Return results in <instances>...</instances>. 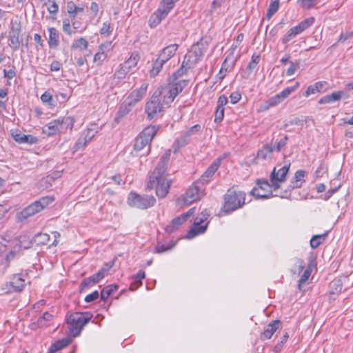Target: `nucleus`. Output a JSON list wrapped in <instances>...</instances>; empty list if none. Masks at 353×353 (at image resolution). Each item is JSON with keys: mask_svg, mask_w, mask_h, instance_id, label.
<instances>
[{"mask_svg": "<svg viewBox=\"0 0 353 353\" xmlns=\"http://www.w3.org/2000/svg\"><path fill=\"white\" fill-rule=\"evenodd\" d=\"M171 150H168L161 157L154 171L149 175L147 189L150 190L156 188V194L159 198L165 197L169 192L172 181L165 175Z\"/></svg>", "mask_w": 353, "mask_h": 353, "instance_id": "1", "label": "nucleus"}, {"mask_svg": "<svg viewBox=\"0 0 353 353\" xmlns=\"http://www.w3.org/2000/svg\"><path fill=\"white\" fill-rule=\"evenodd\" d=\"M92 317V315L89 312H75L67 319L70 332L73 336L80 334L83 326L90 321Z\"/></svg>", "mask_w": 353, "mask_h": 353, "instance_id": "2", "label": "nucleus"}, {"mask_svg": "<svg viewBox=\"0 0 353 353\" xmlns=\"http://www.w3.org/2000/svg\"><path fill=\"white\" fill-rule=\"evenodd\" d=\"M53 201L54 198L51 196H43L41 198L18 213V220L23 221V220L34 215L35 214L41 212L42 210L46 208Z\"/></svg>", "mask_w": 353, "mask_h": 353, "instance_id": "3", "label": "nucleus"}, {"mask_svg": "<svg viewBox=\"0 0 353 353\" xmlns=\"http://www.w3.org/2000/svg\"><path fill=\"white\" fill-rule=\"evenodd\" d=\"M167 108L161 101V90H156L145 103V112L148 119H152L158 113Z\"/></svg>", "mask_w": 353, "mask_h": 353, "instance_id": "4", "label": "nucleus"}, {"mask_svg": "<svg viewBox=\"0 0 353 353\" xmlns=\"http://www.w3.org/2000/svg\"><path fill=\"white\" fill-rule=\"evenodd\" d=\"M245 193L229 190L225 195V211L232 212L241 207L245 203Z\"/></svg>", "mask_w": 353, "mask_h": 353, "instance_id": "5", "label": "nucleus"}, {"mask_svg": "<svg viewBox=\"0 0 353 353\" xmlns=\"http://www.w3.org/2000/svg\"><path fill=\"white\" fill-rule=\"evenodd\" d=\"M156 199L153 196H141L134 192H130L128 198V204L139 209H147L154 205Z\"/></svg>", "mask_w": 353, "mask_h": 353, "instance_id": "6", "label": "nucleus"}, {"mask_svg": "<svg viewBox=\"0 0 353 353\" xmlns=\"http://www.w3.org/2000/svg\"><path fill=\"white\" fill-rule=\"evenodd\" d=\"M210 216V214L207 210H203L195 218L192 227L189 230L187 238L192 239L196 235L203 234L205 232L208 228V223L205 225H202L205 221L208 220Z\"/></svg>", "mask_w": 353, "mask_h": 353, "instance_id": "7", "label": "nucleus"}, {"mask_svg": "<svg viewBox=\"0 0 353 353\" xmlns=\"http://www.w3.org/2000/svg\"><path fill=\"white\" fill-rule=\"evenodd\" d=\"M290 162H285L284 165L281 168L276 166L270 174V180L274 190H278L281 187V183L286 179V175L289 172Z\"/></svg>", "mask_w": 353, "mask_h": 353, "instance_id": "8", "label": "nucleus"}, {"mask_svg": "<svg viewBox=\"0 0 353 353\" xmlns=\"http://www.w3.org/2000/svg\"><path fill=\"white\" fill-rule=\"evenodd\" d=\"M256 184L258 188H254L251 190V194L256 199H268L272 196V183L268 182L267 179H258Z\"/></svg>", "mask_w": 353, "mask_h": 353, "instance_id": "9", "label": "nucleus"}, {"mask_svg": "<svg viewBox=\"0 0 353 353\" xmlns=\"http://www.w3.org/2000/svg\"><path fill=\"white\" fill-rule=\"evenodd\" d=\"M21 32V24L19 21L11 22L10 30L9 31V40L10 41V46L14 50L19 48L21 41L19 37Z\"/></svg>", "mask_w": 353, "mask_h": 353, "instance_id": "10", "label": "nucleus"}, {"mask_svg": "<svg viewBox=\"0 0 353 353\" xmlns=\"http://www.w3.org/2000/svg\"><path fill=\"white\" fill-rule=\"evenodd\" d=\"M148 83H143L140 88L134 89L132 90L130 94L127 97L125 100L128 103L131 104L132 106H135V105L142 100V99L145 96L146 92L148 90Z\"/></svg>", "mask_w": 353, "mask_h": 353, "instance_id": "11", "label": "nucleus"}, {"mask_svg": "<svg viewBox=\"0 0 353 353\" xmlns=\"http://www.w3.org/2000/svg\"><path fill=\"white\" fill-rule=\"evenodd\" d=\"M201 125L199 124L191 127L181 134V137L176 139L175 144H177L179 148L185 146L192 136L198 134L201 131Z\"/></svg>", "mask_w": 353, "mask_h": 353, "instance_id": "12", "label": "nucleus"}, {"mask_svg": "<svg viewBox=\"0 0 353 353\" xmlns=\"http://www.w3.org/2000/svg\"><path fill=\"white\" fill-rule=\"evenodd\" d=\"M203 196V192L196 185L190 186L183 195V201L185 204H190L199 200Z\"/></svg>", "mask_w": 353, "mask_h": 353, "instance_id": "13", "label": "nucleus"}, {"mask_svg": "<svg viewBox=\"0 0 353 353\" xmlns=\"http://www.w3.org/2000/svg\"><path fill=\"white\" fill-rule=\"evenodd\" d=\"M220 163V159H216L214 161L207 170L201 175L199 181L203 184L208 183L219 168Z\"/></svg>", "mask_w": 353, "mask_h": 353, "instance_id": "14", "label": "nucleus"}, {"mask_svg": "<svg viewBox=\"0 0 353 353\" xmlns=\"http://www.w3.org/2000/svg\"><path fill=\"white\" fill-rule=\"evenodd\" d=\"M96 132H93L92 129L88 128L86 133L81 136L79 139L77 141L76 143L74 144L73 149L74 151H77L81 148H83L86 144L94 137Z\"/></svg>", "mask_w": 353, "mask_h": 353, "instance_id": "15", "label": "nucleus"}, {"mask_svg": "<svg viewBox=\"0 0 353 353\" xmlns=\"http://www.w3.org/2000/svg\"><path fill=\"white\" fill-rule=\"evenodd\" d=\"M208 46V41L202 38L196 44H194L192 46L191 50L189 51L194 55H196V57L201 59L203 57V53L206 50Z\"/></svg>", "mask_w": 353, "mask_h": 353, "instance_id": "16", "label": "nucleus"}, {"mask_svg": "<svg viewBox=\"0 0 353 353\" xmlns=\"http://www.w3.org/2000/svg\"><path fill=\"white\" fill-rule=\"evenodd\" d=\"M281 325L279 320H274L270 322L264 329V331L261 334V339L263 340L269 339L272 337L274 333L279 329Z\"/></svg>", "mask_w": 353, "mask_h": 353, "instance_id": "17", "label": "nucleus"}, {"mask_svg": "<svg viewBox=\"0 0 353 353\" xmlns=\"http://www.w3.org/2000/svg\"><path fill=\"white\" fill-rule=\"evenodd\" d=\"M43 132L48 136H52L57 133L63 132V128L60 125L59 120L54 119L43 127Z\"/></svg>", "mask_w": 353, "mask_h": 353, "instance_id": "18", "label": "nucleus"}, {"mask_svg": "<svg viewBox=\"0 0 353 353\" xmlns=\"http://www.w3.org/2000/svg\"><path fill=\"white\" fill-rule=\"evenodd\" d=\"M179 46L177 44H171L165 47L159 54V57L165 62L169 61L176 53Z\"/></svg>", "mask_w": 353, "mask_h": 353, "instance_id": "19", "label": "nucleus"}, {"mask_svg": "<svg viewBox=\"0 0 353 353\" xmlns=\"http://www.w3.org/2000/svg\"><path fill=\"white\" fill-rule=\"evenodd\" d=\"M10 285L16 292L21 291L26 286V281L22 274H14L12 277Z\"/></svg>", "mask_w": 353, "mask_h": 353, "instance_id": "20", "label": "nucleus"}, {"mask_svg": "<svg viewBox=\"0 0 353 353\" xmlns=\"http://www.w3.org/2000/svg\"><path fill=\"white\" fill-rule=\"evenodd\" d=\"M346 94L344 91L334 92L330 94L325 95L321 98L318 103L319 104L330 103L336 101H339Z\"/></svg>", "mask_w": 353, "mask_h": 353, "instance_id": "21", "label": "nucleus"}, {"mask_svg": "<svg viewBox=\"0 0 353 353\" xmlns=\"http://www.w3.org/2000/svg\"><path fill=\"white\" fill-rule=\"evenodd\" d=\"M305 171L299 170L296 172L294 176L291 180L290 184L288 186V189L292 190L295 188H301L302 184L304 183Z\"/></svg>", "mask_w": 353, "mask_h": 353, "instance_id": "22", "label": "nucleus"}, {"mask_svg": "<svg viewBox=\"0 0 353 353\" xmlns=\"http://www.w3.org/2000/svg\"><path fill=\"white\" fill-rule=\"evenodd\" d=\"M283 100L282 99L280 94L278 93L274 96L270 97L267 101H264L260 106L261 111H265L272 107H274L278 104L281 103Z\"/></svg>", "mask_w": 353, "mask_h": 353, "instance_id": "23", "label": "nucleus"}, {"mask_svg": "<svg viewBox=\"0 0 353 353\" xmlns=\"http://www.w3.org/2000/svg\"><path fill=\"white\" fill-rule=\"evenodd\" d=\"M283 100L282 99L280 94L278 93L274 96L270 97L267 101H264L260 106L261 111H265L272 107H274L278 104L281 103Z\"/></svg>", "mask_w": 353, "mask_h": 353, "instance_id": "24", "label": "nucleus"}, {"mask_svg": "<svg viewBox=\"0 0 353 353\" xmlns=\"http://www.w3.org/2000/svg\"><path fill=\"white\" fill-rule=\"evenodd\" d=\"M134 106H132L131 104L127 102L125 99L123 103L119 107V109L117 113V115L114 118V121L119 123V121L126 116Z\"/></svg>", "mask_w": 353, "mask_h": 353, "instance_id": "25", "label": "nucleus"}, {"mask_svg": "<svg viewBox=\"0 0 353 353\" xmlns=\"http://www.w3.org/2000/svg\"><path fill=\"white\" fill-rule=\"evenodd\" d=\"M157 90H161V101L163 105L168 108L171 103L174 101L176 97L172 94V90H170L168 86L162 89H157Z\"/></svg>", "mask_w": 353, "mask_h": 353, "instance_id": "26", "label": "nucleus"}, {"mask_svg": "<svg viewBox=\"0 0 353 353\" xmlns=\"http://www.w3.org/2000/svg\"><path fill=\"white\" fill-rule=\"evenodd\" d=\"M175 81L176 82L168 85V88L172 90L174 97H176L183 90V89L187 86L188 83L186 80H179Z\"/></svg>", "mask_w": 353, "mask_h": 353, "instance_id": "27", "label": "nucleus"}, {"mask_svg": "<svg viewBox=\"0 0 353 353\" xmlns=\"http://www.w3.org/2000/svg\"><path fill=\"white\" fill-rule=\"evenodd\" d=\"M314 21V17H309L301 22H300L297 26L292 27V30L294 31L295 34L297 35L301 33L303 31L309 28Z\"/></svg>", "mask_w": 353, "mask_h": 353, "instance_id": "28", "label": "nucleus"}, {"mask_svg": "<svg viewBox=\"0 0 353 353\" xmlns=\"http://www.w3.org/2000/svg\"><path fill=\"white\" fill-rule=\"evenodd\" d=\"M200 60L201 59H199L196 57V55H194V54L188 51V53L185 55L183 62V64H185V65L188 66V68L190 69L195 67L196 63Z\"/></svg>", "mask_w": 353, "mask_h": 353, "instance_id": "29", "label": "nucleus"}, {"mask_svg": "<svg viewBox=\"0 0 353 353\" xmlns=\"http://www.w3.org/2000/svg\"><path fill=\"white\" fill-rule=\"evenodd\" d=\"M158 128L156 126H148L145 128L140 134L141 137L146 139V142H151L157 132Z\"/></svg>", "mask_w": 353, "mask_h": 353, "instance_id": "30", "label": "nucleus"}, {"mask_svg": "<svg viewBox=\"0 0 353 353\" xmlns=\"http://www.w3.org/2000/svg\"><path fill=\"white\" fill-rule=\"evenodd\" d=\"M49 31V41L48 43L50 47H57L59 44V35L57 30L55 28H50Z\"/></svg>", "mask_w": 353, "mask_h": 353, "instance_id": "31", "label": "nucleus"}, {"mask_svg": "<svg viewBox=\"0 0 353 353\" xmlns=\"http://www.w3.org/2000/svg\"><path fill=\"white\" fill-rule=\"evenodd\" d=\"M139 59V54L137 52H134L132 53L130 58L124 62L123 65H125L128 70L132 72V70L137 66Z\"/></svg>", "mask_w": 353, "mask_h": 353, "instance_id": "32", "label": "nucleus"}, {"mask_svg": "<svg viewBox=\"0 0 353 353\" xmlns=\"http://www.w3.org/2000/svg\"><path fill=\"white\" fill-rule=\"evenodd\" d=\"M145 276V272L140 270L135 276H133V281L130 285V290H136L142 285V279Z\"/></svg>", "mask_w": 353, "mask_h": 353, "instance_id": "33", "label": "nucleus"}, {"mask_svg": "<svg viewBox=\"0 0 353 353\" xmlns=\"http://www.w3.org/2000/svg\"><path fill=\"white\" fill-rule=\"evenodd\" d=\"M50 241V235L46 233L39 232L32 239L34 243L37 245H47Z\"/></svg>", "mask_w": 353, "mask_h": 353, "instance_id": "34", "label": "nucleus"}, {"mask_svg": "<svg viewBox=\"0 0 353 353\" xmlns=\"http://www.w3.org/2000/svg\"><path fill=\"white\" fill-rule=\"evenodd\" d=\"M177 1L176 0H163L161 3L159 10H161V11L163 12V17H166L168 12L172 9L174 7V3Z\"/></svg>", "mask_w": 353, "mask_h": 353, "instance_id": "35", "label": "nucleus"}, {"mask_svg": "<svg viewBox=\"0 0 353 353\" xmlns=\"http://www.w3.org/2000/svg\"><path fill=\"white\" fill-rule=\"evenodd\" d=\"M69 340L67 339L59 340L55 342L54 343L52 344L48 351L50 352V353H55L57 351L66 347L69 344Z\"/></svg>", "mask_w": 353, "mask_h": 353, "instance_id": "36", "label": "nucleus"}, {"mask_svg": "<svg viewBox=\"0 0 353 353\" xmlns=\"http://www.w3.org/2000/svg\"><path fill=\"white\" fill-rule=\"evenodd\" d=\"M52 319V315L48 312H46L43 313L42 316H40L37 321V323H34L32 324L33 327H43L46 325V322L50 321Z\"/></svg>", "mask_w": 353, "mask_h": 353, "instance_id": "37", "label": "nucleus"}, {"mask_svg": "<svg viewBox=\"0 0 353 353\" xmlns=\"http://www.w3.org/2000/svg\"><path fill=\"white\" fill-rule=\"evenodd\" d=\"M146 139L139 135L136 140L134 145V148L136 151H140L143 149L145 146L149 145L150 142H146ZM150 151V146L148 147L147 154Z\"/></svg>", "mask_w": 353, "mask_h": 353, "instance_id": "38", "label": "nucleus"}, {"mask_svg": "<svg viewBox=\"0 0 353 353\" xmlns=\"http://www.w3.org/2000/svg\"><path fill=\"white\" fill-rule=\"evenodd\" d=\"M186 221V219L184 218V216L181 214L176 218H174L170 225L167 228V231L168 232H172L174 230H176L179 226L182 225L184 222Z\"/></svg>", "mask_w": 353, "mask_h": 353, "instance_id": "39", "label": "nucleus"}, {"mask_svg": "<svg viewBox=\"0 0 353 353\" xmlns=\"http://www.w3.org/2000/svg\"><path fill=\"white\" fill-rule=\"evenodd\" d=\"M273 151H274V148L272 145L267 144L258 151L257 157L258 158L265 159Z\"/></svg>", "mask_w": 353, "mask_h": 353, "instance_id": "40", "label": "nucleus"}, {"mask_svg": "<svg viewBox=\"0 0 353 353\" xmlns=\"http://www.w3.org/2000/svg\"><path fill=\"white\" fill-rule=\"evenodd\" d=\"M330 293L332 294H339L342 292L343 283L341 279L333 280L330 285Z\"/></svg>", "mask_w": 353, "mask_h": 353, "instance_id": "41", "label": "nucleus"}, {"mask_svg": "<svg viewBox=\"0 0 353 353\" xmlns=\"http://www.w3.org/2000/svg\"><path fill=\"white\" fill-rule=\"evenodd\" d=\"M118 286L116 285H109L105 287L101 292V299L105 301L113 292H116Z\"/></svg>", "mask_w": 353, "mask_h": 353, "instance_id": "42", "label": "nucleus"}, {"mask_svg": "<svg viewBox=\"0 0 353 353\" xmlns=\"http://www.w3.org/2000/svg\"><path fill=\"white\" fill-rule=\"evenodd\" d=\"M305 268V263L301 259H295L291 272L294 274H300Z\"/></svg>", "mask_w": 353, "mask_h": 353, "instance_id": "43", "label": "nucleus"}, {"mask_svg": "<svg viewBox=\"0 0 353 353\" xmlns=\"http://www.w3.org/2000/svg\"><path fill=\"white\" fill-rule=\"evenodd\" d=\"M166 62H165L163 60H162L161 58L158 57V58L153 63L152 68L150 70V75L152 77H155L156 75H157L161 70L163 65Z\"/></svg>", "mask_w": 353, "mask_h": 353, "instance_id": "44", "label": "nucleus"}, {"mask_svg": "<svg viewBox=\"0 0 353 353\" xmlns=\"http://www.w3.org/2000/svg\"><path fill=\"white\" fill-rule=\"evenodd\" d=\"M326 236L327 233L314 235L310 240V246L313 249L318 248L325 240Z\"/></svg>", "mask_w": 353, "mask_h": 353, "instance_id": "45", "label": "nucleus"}, {"mask_svg": "<svg viewBox=\"0 0 353 353\" xmlns=\"http://www.w3.org/2000/svg\"><path fill=\"white\" fill-rule=\"evenodd\" d=\"M60 122L61 126L63 128V132L68 128L72 130L74 125V119L71 117H66L61 119H58Z\"/></svg>", "mask_w": 353, "mask_h": 353, "instance_id": "46", "label": "nucleus"}, {"mask_svg": "<svg viewBox=\"0 0 353 353\" xmlns=\"http://www.w3.org/2000/svg\"><path fill=\"white\" fill-rule=\"evenodd\" d=\"M161 10H157V12L152 14L150 19V23L151 27L157 26L159 24L163 19L165 17H163V12L161 11Z\"/></svg>", "mask_w": 353, "mask_h": 353, "instance_id": "47", "label": "nucleus"}, {"mask_svg": "<svg viewBox=\"0 0 353 353\" xmlns=\"http://www.w3.org/2000/svg\"><path fill=\"white\" fill-rule=\"evenodd\" d=\"M279 6V0H271L266 13L268 19H270L277 12Z\"/></svg>", "mask_w": 353, "mask_h": 353, "instance_id": "48", "label": "nucleus"}, {"mask_svg": "<svg viewBox=\"0 0 353 353\" xmlns=\"http://www.w3.org/2000/svg\"><path fill=\"white\" fill-rule=\"evenodd\" d=\"M88 46V42L87 40L83 37H81L77 40H74L71 48L72 49H80V50H86Z\"/></svg>", "mask_w": 353, "mask_h": 353, "instance_id": "49", "label": "nucleus"}, {"mask_svg": "<svg viewBox=\"0 0 353 353\" xmlns=\"http://www.w3.org/2000/svg\"><path fill=\"white\" fill-rule=\"evenodd\" d=\"M67 10L71 17H75L77 12L83 11V8L78 7L74 3L70 1L67 3Z\"/></svg>", "mask_w": 353, "mask_h": 353, "instance_id": "50", "label": "nucleus"}, {"mask_svg": "<svg viewBox=\"0 0 353 353\" xmlns=\"http://www.w3.org/2000/svg\"><path fill=\"white\" fill-rule=\"evenodd\" d=\"M130 72H131V71L128 70L125 65L121 64L120 68L115 72L114 78L119 80L123 79Z\"/></svg>", "mask_w": 353, "mask_h": 353, "instance_id": "51", "label": "nucleus"}, {"mask_svg": "<svg viewBox=\"0 0 353 353\" xmlns=\"http://www.w3.org/2000/svg\"><path fill=\"white\" fill-rule=\"evenodd\" d=\"M99 282V280L97 277H95V274L92 275L91 276L84 279L80 286V291H82L85 288L89 285H93Z\"/></svg>", "mask_w": 353, "mask_h": 353, "instance_id": "52", "label": "nucleus"}, {"mask_svg": "<svg viewBox=\"0 0 353 353\" xmlns=\"http://www.w3.org/2000/svg\"><path fill=\"white\" fill-rule=\"evenodd\" d=\"M33 241H30L29 237L26 235L20 236L18 240L17 245L19 248H23L24 249H28L30 248Z\"/></svg>", "mask_w": 353, "mask_h": 353, "instance_id": "53", "label": "nucleus"}, {"mask_svg": "<svg viewBox=\"0 0 353 353\" xmlns=\"http://www.w3.org/2000/svg\"><path fill=\"white\" fill-rule=\"evenodd\" d=\"M299 83L296 82V83L293 86L285 88L283 91H281L279 94L281 97L282 99L284 100L285 99L288 98L292 92H294L299 88Z\"/></svg>", "mask_w": 353, "mask_h": 353, "instance_id": "54", "label": "nucleus"}, {"mask_svg": "<svg viewBox=\"0 0 353 353\" xmlns=\"http://www.w3.org/2000/svg\"><path fill=\"white\" fill-rule=\"evenodd\" d=\"M10 134H11L12 137L13 138V139L16 142H17L19 143H22V140H23L24 134H22V132L19 130L12 129L10 130Z\"/></svg>", "mask_w": 353, "mask_h": 353, "instance_id": "55", "label": "nucleus"}, {"mask_svg": "<svg viewBox=\"0 0 353 353\" xmlns=\"http://www.w3.org/2000/svg\"><path fill=\"white\" fill-rule=\"evenodd\" d=\"M318 3V0H299V5L305 9L313 8Z\"/></svg>", "mask_w": 353, "mask_h": 353, "instance_id": "56", "label": "nucleus"}, {"mask_svg": "<svg viewBox=\"0 0 353 353\" xmlns=\"http://www.w3.org/2000/svg\"><path fill=\"white\" fill-rule=\"evenodd\" d=\"M188 69L190 68H188V66L185 65V64H183V62H182L180 68H179L172 76V77L174 79V81H176L179 77L183 75Z\"/></svg>", "mask_w": 353, "mask_h": 353, "instance_id": "57", "label": "nucleus"}, {"mask_svg": "<svg viewBox=\"0 0 353 353\" xmlns=\"http://www.w3.org/2000/svg\"><path fill=\"white\" fill-rule=\"evenodd\" d=\"M261 59V56L259 54H254L252 57L251 61L248 65V69L250 70H252L256 68L257 64L259 63Z\"/></svg>", "mask_w": 353, "mask_h": 353, "instance_id": "58", "label": "nucleus"}, {"mask_svg": "<svg viewBox=\"0 0 353 353\" xmlns=\"http://www.w3.org/2000/svg\"><path fill=\"white\" fill-rule=\"evenodd\" d=\"M311 275V272H309V270H305L303 274L301 275V278L298 281V288L301 290V285L304 284L309 277Z\"/></svg>", "mask_w": 353, "mask_h": 353, "instance_id": "59", "label": "nucleus"}, {"mask_svg": "<svg viewBox=\"0 0 353 353\" xmlns=\"http://www.w3.org/2000/svg\"><path fill=\"white\" fill-rule=\"evenodd\" d=\"M41 100L43 103H47L48 105L52 106L54 105L53 99L52 94L48 92H45L41 97Z\"/></svg>", "mask_w": 353, "mask_h": 353, "instance_id": "60", "label": "nucleus"}, {"mask_svg": "<svg viewBox=\"0 0 353 353\" xmlns=\"http://www.w3.org/2000/svg\"><path fill=\"white\" fill-rule=\"evenodd\" d=\"M112 48V42H105L104 43H102L99 48L97 52H101L103 54H107L110 52Z\"/></svg>", "mask_w": 353, "mask_h": 353, "instance_id": "61", "label": "nucleus"}, {"mask_svg": "<svg viewBox=\"0 0 353 353\" xmlns=\"http://www.w3.org/2000/svg\"><path fill=\"white\" fill-rule=\"evenodd\" d=\"M296 35L297 34H295L294 31L291 28L282 38L283 43L285 44V43H288L290 40H292L293 38H294Z\"/></svg>", "mask_w": 353, "mask_h": 353, "instance_id": "62", "label": "nucleus"}, {"mask_svg": "<svg viewBox=\"0 0 353 353\" xmlns=\"http://www.w3.org/2000/svg\"><path fill=\"white\" fill-rule=\"evenodd\" d=\"M39 139L37 137L28 134L26 135L24 134L22 143H28V144H34L38 142Z\"/></svg>", "mask_w": 353, "mask_h": 353, "instance_id": "63", "label": "nucleus"}, {"mask_svg": "<svg viewBox=\"0 0 353 353\" xmlns=\"http://www.w3.org/2000/svg\"><path fill=\"white\" fill-rule=\"evenodd\" d=\"M288 141V137L285 136L283 138L281 139L277 143L276 145L272 146L274 148V151H281L286 145Z\"/></svg>", "mask_w": 353, "mask_h": 353, "instance_id": "64", "label": "nucleus"}]
</instances>
